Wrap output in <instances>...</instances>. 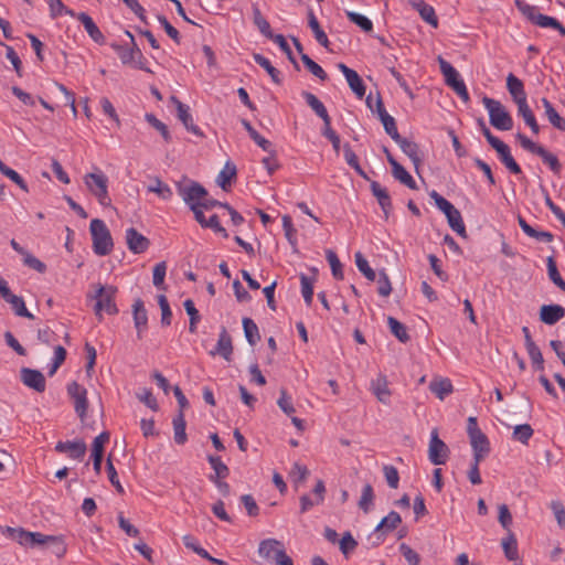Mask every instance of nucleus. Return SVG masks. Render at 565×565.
<instances>
[{"label": "nucleus", "mask_w": 565, "mask_h": 565, "mask_svg": "<svg viewBox=\"0 0 565 565\" xmlns=\"http://www.w3.org/2000/svg\"><path fill=\"white\" fill-rule=\"evenodd\" d=\"M90 235L93 239V250L98 256H106L111 253L114 248V242L110 231L99 218L90 221L89 225Z\"/></svg>", "instance_id": "1"}, {"label": "nucleus", "mask_w": 565, "mask_h": 565, "mask_svg": "<svg viewBox=\"0 0 565 565\" xmlns=\"http://www.w3.org/2000/svg\"><path fill=\"white\" fill-rule=\"evenodd\" d=\"M95 288V294L92 298L96 300L94 312L97 319L99 321L103 320V312L111 316L116 315L118 312V308L115 303L117 288L111 285L103 286L100 284L96 285Z\"/></svg>", "instance_id": "2"}, {"label": "nucleus", "mask_w": 565, "mask_h": 565, "mask_svg": "<svg viewBox=\"0 0 565 565\" xmlns=\"http://www.w3.org/2000/svg\"><path fill=\"white\" fill-rule=\"evenodd\" d=\"M84 183L100 205L106 207L111 205V199L108 193V178L104 172L97 170L96 172L86 173L84 175Z\"/></svg>", "instance_id": "3"}, {"label": "nucleus", "mask_w": 565, "mask_h": 565, "mask_svg": "<svg viewBox=\"0 0 565 565\" xmlns=\"http://www.w3.org/2000/svg\"><path fill=\"white\" fill-rule=\"evenodd\" d=\"M126 35L130 39V46L119 44L111 45L117 52L121 63L125 65H134L136 68L152 73V71L146 66L145 56L136 44L134 35L129 31H126Z\"/></svg>", "instance_id": "4"}, {"label": "nucleus", "mask_w": 565, "mask_h": 565, "mask_svg": "<svg viewBox=\"0 0 565 565\" xmlns=\"http://www.w3.org/2000/svg\"><path fill=\"white\" fill-rule=\"evenodd\" d=\"M258 555L276 565H294L292 559L286 554L284 544L275 539H266L259 543Z\"/></svg>", "instance_id": "5"}, {"label": "nucleus", "mask_w": 565, "mask_h": 565, "mask_svg": "<svg viewBox=\"0 0 565 565\" xmlns=\"http://www.w3.org/2000/svg\"><path fill=\"white\" fill-rule=\"evenodd\" d=\"M482 103L489 113L490 124L499 130H510L513 119L504 106L495 99L484 96Z\"/></svg>", "instance_id": "6"}, {"label": "nucleus", "mask_w": 565, "mask_h": 565, "mask_svg": "<svg viewBox=\"0 0 565 565\" xmlns=\"http://www.w3.org/2000/svg\"><path fill=\"white\" fill-rule=\"evenodd\" d=\"M177 191L190 210H194L195 206H200L204 196H207L206 189L195 181L177 183Z\"/></svg>", "instance_id": "7"}, {"label": "nucleus", "mask_w": 565, "mask_h": 565, "mask_svg": "<svg viewBox=\"0 0 565 565\" xmlns=\"http://www.w3.org/2000/svg\"><path fill=\"white\" fill-rule=\"evenodd\" d=\"M6 533L19 544L26 547H34L38 545H45L49 543L51 535H44L40 532H28L21 527H7Z\"/></svg>", "instance_id": "8"}, {"label": "nucleus", "mask_w": 565, "mask_h": 565, "mask_svg": "<svg viewBox=\"0 0 565 565\" xmlns=\"http://www.w3.org/2000/svg\"><path fill=\"white\" fill-rule=\"evenodd\" d=\"M401 523V515L395 511H391L385 518L381 520L372 535L369 537V540H373L372 546L380 545L384 541V536L387 533L394 531Z\"/></svg>", "instance_id": "9"}, {"label": "nucleus", "mask_w": 565, "mask_h": 565, "mask_svg": "<svg viewBox=\"0 0 565 565\" xmlns=\"http://www.w3.org/2000/svg\"><path fill=\"white\" fill-rule=\"evenodd\" d=\"M448 446L439 438L437 428L430 433L428 458L433 465H444L449 457Z\"/></svg>", "instance_id": "10"}, {"label": "nucleus", "mask_w": 565, "mask_h": 565, "mask_svg": "<svg viewBox=\"0 0 565 565\" xmlns=\"http://www.w3.org/2000/svg\"><path fill=\"white\" fill-rule=\"evenodd\" d=\"M67 393L73 399L75 413L78 415L81 422L84 423L88 408L87 390L73 381L67 385Z\"/></svg>", "instance_id": "11"}, {"label": "nucleus", "mask_w": 565, "mask_h": 565, "mask_svg": "<svg viewBox=\"0 0 565 565\" xmlns=\"http://www.w3.org/2000/svg\"><path fill=\"white\" fill-rule=\"evenodd\" d=\"M20 379L25 386L38 393H43L45 391L46 381L39 370L22 367L20 371Z\"/></svg>", "instance_id": "12"}, {"label": "nucleus", "mask_w": 565, "mask_h": 565, "mask_svg": "<svg viewBox=\"0 0 565 565\" xmlns=\"http://www.w3.org/2000/svg\"><path fill=\"white\" fill-rule=\"evenodd\" d=\"M125 237L128 249L134 254L146 252L150 245V241L134 227L126 231Z\"/></svg>", "instance_id": "13"}, {"label": "nucleus", "mask_w": 565, "mask_h": 565, "mask_svg": "<svg viewBox=\"0 0 565 565\" xmlns=\"http://www.w3.org/2000/svg\"><path fill=\"white\" fill-rule=\"evenodd\" d=\"M370 387L380 403L384 405L390 404L392 391L388 387V380L386 375L379 374L371 381Z\"/></svg>", "instance_id": "14"}, {"label": "nucleus", "mask_w": 565, "mask_h": 565, "mask_svg": "<svg viewBox=\"0 0 565 565\" xmlns=\"http://www.w3.org/2000/svg\"><path fill=\"white\" fill-rule=\"evenodd\" d=\"M87 447L83 440L58 441L55 445V451L67 454L70 458L82 460L86 454Z\"/></svg>", "instance_id": "15"}, {"label": "nucleus", "mask_w": 565, "mask_h": 565, "mask_svg": "<svg viewBox=\"0 0 565 565\" xmlns=\"http://www.w3.org/2000/svg\"><path fill=\"white\" fill-rule=\"evenodd\" d=\"M339 71L344 75L350 88L359 97L362 98L365 95V86L360 75L352 68L348 67L343 63L338 64Z\"/></svg>", "instance_id": "16"}, {"label": "nucleus", "mask_w": 565, "mask_h": 565, "mask_svg": "<svg viewBox=\"0 0 565 565\" xmlns=\"http://www.w3.org/2000/svg\"><path fill=\"white\" fill-rule=\"evenodd\" d=\"M470 444L473 450V459L477 462H481L490 451V444L487 436L483 433H476L470 436Z\"/></svg>", "instance_id": "17"}, {"label": "nucleus", "mask_w": 565, "mask_h": 565, "mask_svg": "<svg viewBox=\"0 0 565 565\" xmlns=\"http://www.w3.org/2000/svg\"><path fill=\"white\" fill-rule=\"evenodd\" d=\"M132 316L137 337L141 339L143 331L147 329L148 315L143 301L140 298L136 299L132 303Z\"/></svg>", "instance_id": "18"}, {"label": "nucleus", "mask_w": 565, "mask_h": 565, "mask_svg": "<svg viewBox=\"0 0 565 565\" xmlns=\"http://www.w3.org/2000/svg\"><path fill=\"white\" fill-rule=\"evenodd\" d=\"M372 194L376 198L377 203L383 210L385 218L388 217L392 210V201L388 191L383 188L377 181L369 180Z\"/></svg>", "instance_id": "19"}, {"label": "nucleus", "mask_w": 565, "mask_h": 565, "mask_svg": "<svg viewBox=\"0 0 565 565\" xmlns=\"http://www.w3.org/2000/svg\"><path fill=\"white\" fill-rule=\"evenodd\" d=\"M565 317V308L561 305H543L540 308V320L553 326Z\"/></svg>", "instance_id": "20"}, {"label": "nucleus", "mask_w": 565, "mask_h": 565, "mask_svg": "<svg viewBox=\"0 0 565 565\" xmlns=\"http://www.w3.org/2000/svg\"><path fill=\"white\" fill-rule=\"evenodd\" d=\"M172 102L177 105L178 117L184 127L192 134L202 137L203 134L200 128L193 122L192 115L189 113V107L181 103L177 97H171Z\"/></svg>", "instance_id": "21"}, {"label": "nucleus", "mask_w": 565, "mask_h": 565, "mask_svg": "<svg viewBox=\"0 0 565 565\" xmlns=\"http://www.w3.org/2000/svg\"><path fill=\"white\" fill-rule=\"evenodd\" d=\"M408 3L419 13L420 18L425 22L433 28L438 26V18L431 6L427 4L424 0H408Z\"/></svg>", "instance_id": "22"}, {"label": "nucleus", "mask_w": 565, "mask_h": 565, "mask_svg": "<svg viewBox=\"0 0 565 565\" xmlns=\"http://www.w3.org/2000/svg\"><path fill=\"white\" fill-rule=\"evenodd\" d=\"M75 17L77 20L83 24L85 31L89 35V38L96 42L97 44H104L105 43V36L99 30V28L96 25L94 20L85 12H81L78 14L75 13Z\"/></svg>", "instance_id": "23"}, {"label": "nucleus", "mask_w": 565, "mask_h": 565, "mask_svg": "<svg viewBox=\"0 0 565 565\" xmlns=\"http://www.w3.org/2000/svg\"><path fill=\"white\" fill-rule=\"evenodd\" d=\"M211 355L218 354L226 361H231V356L233 353V344H232V338L228 334L227 330L223 327L220 337L217 340V344L213 351L210 352Z\"/></svg>", "instance_id": "24"}, {"label": "nucleus", "mask_w": 565, "mask_h": 565, "mask_svg": "<svg viewBox=\"0 0 565 565\" xmlns=\"http://www.w3.org/2000/svg\"><path fill=\"white\" fill-rule=\"evenodd\" d=\"M377 117L381 120L385 132L393 139H398L399 134L395 119L385 110L383 102H377Z\"/></svg>", "instance_id": "25"}, {"label": "nucleus", "mask_w": 565, "mask_h": 565, "mask_svg": "<svg viewBox=\"0 0 565 565\" xmlns=\"http://www.w3.org/2000/svg\"><path fill=\"white\" fill-rule=\"evenodd\" d=\"M394 141L399 146L402 151L412 160L414 166L418 168V166L422 162V159L419 157L418 145L413 140L403 138L402 136H399V138L395 139Z\"/></svg>", "instance_id": "26"}, {"label": "nucleus", "mask_w": 565, "mask_h": 565, "mask_svg": "<svg viewBox=\"0 0 565 565\" xmlns=\"http://www.w3.org/2000/svg\"><path fill=\"white\" fill-rule=\"evenodd\" d=\"M507 88L515 104L526 100V94L522 81L512 73L507 77Z\"/></svg>", "instance_id": "27"}, {"label": "nucleus", "mask_w": 565, "mask_h": 565, "mask_svg": "<svg viewBox=\"0 0 565 565\" xmlns=\"http://www.w3.org/2000/svg\"><path fill=\"white\" fill-rule=\"evenodd\" d=\"M301 95L305 98L308 106L316 113L318 117L322 119L323 122H327L328 120L331 119L327 111V108L315 94L305 90L302 92Z\"/></svg>", "instance_id": "28"}, {"label": "nucleus", "mask_w": 565, "mask_h": 565, "mask_svg": "<svg viewBox=\"0 0 565 565\" xmlns=\"http://www.w3.org/2000/svg\"><path fill=\"white\" fill-rule=\"evenodd\" d=\"M3 299L10 303L14 313L19 317H24L28 319H34V316L26 309L24 300L22 297L13 295L11 291L3 297Z\"/></svg>", "instance_id": "29"}, {"label": "nucleus", "mask_w": 565, "mask_h": 565, "mask_svg": "<svg viewBox=\"0 0 565 565\" xmlns=\"http://www.w3.org/2000/svg\"><path fill=\"white\" fill-rule=\"evenodd\" d=\"M308 25L312 30L317 42L320 45H322L323 47L328 49L329 39H328L326 32L321 29L319 21L317 20L312 10H309V12H308Z\"/></svg>", "instance_id": "30"}, {"label": "nucleus", "mask_w": 565, "mask_h": 565, "mask_svg": "<svg viewBox=\"0 0 565 565\" xmlns=\"http://www.w3.org/2000/svg\"><path fill=\"white\" fill-rule=\"evenodd\" d=\"M393 177L398 180L402 184L406 185L412 190H416L417 185L413 177L406 171V169L398 162H394L392 167Z\"/></svg>", "instance_id": "31"}, {"label": "nucleus", "mask_w": 565, "mask_h": 565, "mask_svg": "<svg viewBox=\"0 0 565 565\" xmlns=\"http://www.w3.org/2000/svg\"><path fill=\"white\" fill-rule=\"evenodd\" d=\"M173 433H174V441L175 444L178 445H184L188 440V436H186V433H185V419H184V414L183 413H179L174 418H173Z\"/></svg>", "instance_id": "32"}, {"label": "nucleus", "mask_w": 565, "mask_h": 565, "mask_svg": "<svg viewBox=\"0 0 565 565\" xmlns=\"http://www.w3.org/2000/svg\"><path fill=\"white\" fill-rule=\"evenodd\" d=\"M343 153H344V159H345V162L352 168L355 170V172L362 177L364 180H370L369 175L366 174V172L362 169V167L360 166V162H359V159H358V156L355 154V152L352 150V148L350 147L349 143H345L343 146Z\"/></svg>", "instance_id": "33"}, {"label": "nucleus", "mask_w": 565, "mask_h": 565, "mask_svg": "<svg viewBox=\"0 0 565 565\" xmlns=\"http://www.w3.org/2000/svg\"><path fill=\"white\" fill-rule=\"evenodd\" d=\"M253 58L259 66H262L268 73V75L270 76L275 84L281 83L280 72L271 65L268 58H266L259 53H254Z\"/></svg>", "instance_id": "34"}, {"label": "nucleus", "mask_w": 565, "mask_h": 565, "mask_svg": "<svg viewBox=\"0 0 565 565\" xmlns=\"http://www.w3.org/2000/svg\"><path fill=\"white\" fill-rule=\"evenodd\" d=\"M429 390L439 398L444 399L445 396L452 393V384L448 379L435 380L429 384Z\"/></svg>", "instance_id": "35"}, {"label": "nucleus", "mask_w": 565, "mask_h": 565, "mask_svg": "<svg viewBox=\"0 0 565 565\" xmlns=\"http://www.w3.org/2000/svg\"><path fill=\"white\" fill-rule=\"evenodd\" d=\"M445 216L447 217L448 224L452 231L462 237L467 236L466 226L458 209H455Z\"/></svg>", "instance_id": "36"}, {"label": "nucleus", "mask_w": 565, "mask_h": 565, "mask_svg": "<svg viewBox=\"0 0 565 565\" xmlns=\"http://www.w3.org/2000/svg\"><path fill=\"white\" fill-rule=\"evenodd\" d=\"M236 177V167L234 163L226 162L225 167L221 170L217 175V184L223 189L227 190L231 181Z\"/></svg>", "instance_id": "37"}, {"label": "nucleus", "mask_w": 565, "mask_h": 565, "mask_svg": "<svg viewBox=\"0 0 565 565\" xmlns=\"http://www.w3.org/2000/svg\"><path fill=\"white\" fill-rule=\"evenodd\" d=\"M387 324L391 332L403 343L409 341L411 337L406 330V327L394 317L387 318Z\"/></svg>", "instance_id": "38"}, {"label": "nucleus", "mask_w": 565, "mask_h": 565, "mask_svg": "<svg viewBox=\"0 0 565 565\" xmlns=\"http://www.w3.org/2000/svg\"><path fill=\"white\" fill-rule=\"evenodd\" d=\"M253 21L264 36L268 39L273 36L269 22L263 17L260 10L256 6L253 7Z\"/></svg>", "instance_id": "39"}, {"label": "nucleus", "mask_w": 565, "mask_h": 565, "mask_svg": "<svg viewBox=\"0 0 565 565\" xmlns=\"http://www.w3.org/2000/svg\"><path fill=\"white\" fill-rule=\"evenodd\" d=\"M243 329L247 342L250 345H255L260 339L257 324L250 318H244Z\"/></svg>", "instance_id": "40"}, {"label": "nucleus", "mask_w": 565, "mask_h": 565, "mask_svg": "<svg viewBox=\"0 0 565 565\" xmlns=\"http://www.w3.org/2000/svg\"><path fill=\"white\" fill-rule=\"evenodd\" d=\"M535 25L540 28H552L557 30L562 35L565 36V28L563 24L555 18L545 15V14H539L536 17Z\"/></svg>", "instance_id": "41"}, {"label": "nucleus", "mask_w": 565, "mask_h": 565, "mask_svg": "<svg viewBox=\"0 0 565 565\" xmlns=\"http://www.w3.org/2000/svg\"><path fill=\"white\" fill-rule=\"evenodd\" d=\"M438 63L443 75L445 76V82L447 85L450 83L457 82L460 79L459 73L457 70L447 61H445L441 56L438 57Z\"/></svg>", "instance_id": "42"}, {"label": "nucleus", "mask_w": 565, "mask_h": 565, "mask_svg": "<svg viewBox=\"0 0 565 565\" xmlns=\"http://www.w3.org/2000/svg\"><path fill=\"white\" fill-rule=\"evenodd\" d=\"M148 191L158 194L163 200H170L172 198V190L159 178H154L153 182L148 186Z\"/></svg>", "instance_id": "43"}, {"label": "nucleus", "mask_w": 565, "mask_h": 565, "mask_svg": "<svg viewBox=\"0 0 565 565\" xmlns=\"http://www.w3.org/2000/svg\"><path fill=\"white\" fill-rule=\"evenodd\" d=\"M504 555L509 561H516L519 558L518 543L512 533L502 541Z\"/></svg>", "instance_id": "44"}, {"label": "nucleus", "mask_w": 565, "mask_h": 565, "mask_svg": "<svg viewBox=\"0 0 565 565\" xmlns=\"http://www.w3.org/2000/svg\"><path fill=\"white\" fill-rule=\"evenodd\" d=\"M301 61L308 68V71L316 77H318L321 81L328 79V74L324 72V70L319 64H317L311 57H309V55L301 54Z\"/></svg>", "instance_id": "45"}, {"label": "nucleus", "mask_w": 565, "mask_h": 565, "mask_svg": "<svg viewBox=\"0 0 565 565\" xmlns=\"http://www.w3.org/2000/svg\"><path fill=\"white\" fill-rule=\"evenodd\" d=\"M547 274L548 278L565 292V281L561 277L556 263L552 256L547 257Z\"/></svg>", "instance_id": "46"}, {"label": "nucleus", "mask_w": 565, "mask_h": 565, "mask_svg": "<svg viewBox=\"0 0 565 565\" xmlns=\"http://www.w3.org/2000/svg\"><path fill=\"white\" fill-rule=\"evenodd\" d=\"M374 500V492L373 488L370 483H366L362 489V494L359 500V508L364 512L367 513L371 509V505Z\"/></svg>", "instance_id": "47"}, {"label": "nucleus", "mask_w": 565, "mask_h": 565, "mask_svg": "<svg viewBox=\"0 0 565 565\" xmlns=\"http://www.w3.org/2000/svg\"><path fill=\"white\" fill-rule=\"evenodd\" d=\"M147 122L160 132L166 142L171 141V135L166 124L159 120L153 114H146Z\"/></svg>", "instance_id": "48"}, {"label": "nucleus", "mask_w": 565, "mask_h": 565, "mask_svg": "<svg viewBox=\"0 0 565 565\" xmlns=\"http://www.w3.org/2000/svg\"><path fill=\"white\" fill-rule=\"evenodd\" d=\"M347 17L364 32H371L373 30V23L367 17L353 11H348Z\"/></svg>", "instance_id": "49"}, {"label": "nucleus", "mask_w": 565, "mask_h": 565, "mask_svg": "<svg viewBox=\"0 0 565 565\" xmlns=\"http://www.w3.org/2000/svg\"><path fill=\"white\" fill-rule=\"evenodd\" d=\"M301 294L307 306H311L313 298V279L309 278L305 274L300 275Z\"/></svg>", "instance_id": "50"}, {"label": "nucleus", "mask_w": 565, "mask_h": 565, "mask_svg": "<svg viewBox=\"0 0 565 565\" xmlns=\"http://www.w3.org/2000/svg\"><path fill=\"white\" fill-rule=\"evenodd\" d=\"M207 460L215 472L214 479H224L228 476V468L220 457L209 456Z\"/></svg>", "instance_id": "51"}, {"label": "nucleus", "mask_w": 565, "mask_h": 565, "mask_svg": "<svg viewBox=\"0 0 565 565\" xmlns=\"http://www.w3.org/2000/svg\"><path fill=\"white\" fill-rule=\"evenodd\" d=\"M541 157L544 163H546L551 170L558 174L562 170V164L559 163L557 157L553 154L552 152L547 151L544 147L537 154Z\"/></svg>", "instance_id": "52"}, {"label": "nucleus", "mask_w": 565, "mask_h": 565, "mask_svg": "<svg viewBox=\"0 0 565 565\" xmlns=\"http://www.w3.org/2000/svg\"><path fill=\"white\" fill-rule=\"evenodd\" d=\"M515 7L519 9V11L533 24L536 22V17L540 14L536 11V8L534 6H531L526 3L523 0H515L514 1Z\"/></svg>", "instance_id": "53"}, {"label": "nucleus", "mask_w": 565, "mask_h": 565, "mask_svg": "<svg viewBox=\"0 0 565 565\" xmlns=\"http://www.w3.org/2000/svg\"><path fill=\"white\" fill-rule=\"evenodd\" d=\"M525 349H526L527 354L533 363V366L536 370L542 371L544 369V359H543L540 348L535 343H533V344L525 347Z\"/></svg>", "instance_id": "54"}, {"label": "nucleus", "mask_w": 565, "mask_h": 565, "mask_svg": "<svg viewBox=\"0 0 565 565\" xmlns=\"http://www.w3.org/2000/svg\"><path fill=\"white\" fill-rule=\"evenodd\" d=\"M355 264L359 270L365 276L366 279L371 281L375 279V271L370 267L369 262L363 257V255L360 252L355 253Z\"/></svg>", "instance_id": "55"}, {"label": "nucleus", "mask_w": 565, "mask_h": 565, "mask_svg": "<svg viewBox=\"0 0 565 565\" xmlns=\"http://www.w3.org/2000/svg\"><path fill=\"white\" fill-rule=\"evenodd\" d=\"M533 436V429L529 424H522L514 427L513 438L526 445Z\"/></svg>", "instance_id": "56"}, {"label": "nucleus", "mask_w": 565, "mask_h": 565, "mask_svg": "<svg viewBox=\"0 0 565 565\" xmlns=\"http://www.w3.org/2000/svg\"><path fill=\"white\" fill-rule=\"evenodd\" d=\"M326 257L330 264L332 275L335 279H343V271H342V265L337 256V254L328 249L326 252Z\"/></svg>", "instance_id": "57"}, {"label": "nucleus", "mask_w": 565, "mask_h": 565, "mask_svg": "<svg viewBox=\"0 0 565 565\" xmlns=\"http://www.w3.org/2000/svg\"><path fill=\"white\" fill-rule=\"evenodd\" d=\"M277 405L287 416H291L296 412L292 399L285 388L280 390V396L277 401Z\"/></svg>", "instance_id": "58"}, {"label": "nucleus", "mask_w": 565, "mask_h": 565, "mask_svg": "<svg viewBox=\"0 0 565 565\" xmlns=\"http://www.w3.org/2000/svg\"><path fill=\"white\" fill-rule=\"evenodd\" d=\"M50 7V14L52 18H56L62 13H65L71 17H75V12L71 9H67L62 0H46Z\"/></svg>", "instance_id": "59"}, {"label": "nucleus", "mask_w": 565, "mask_h": 565, "mask_svg": "<svg viewBox=\"0 0 565 565\" xmlns=\"http://www.w3.org/2000/svg\"><path fill=\"white\" fill-rule=\"evenodd\" d=\"M166 273H167L166 262H160V263L156 264V266L153 267V273H152V282L157 288H162L163 282H164Z\"/></svg>", "instance_id": "60"}, {"label": "nucleus", "mask_w": 565, "mask_h": 565, "mask_svg": "<svg viewBox=\"0 0 565 565\" xmlns=\"http://www.w3.org/2000/svg\"><path fill=\"white\" fill-rule=\"evenodd\" d=\"M430 198L434 200L436 206L445 214H449V212L454 211L456 207L444 196L437 193L435 190L430 192Z\"/></svg>", "instance_id": "61"}, {"label": "nucleus", "mask_w": 565, "mask_h": 565, "mask_svg": "<svg viewBox=\"0 0 565 565\" xmlns=\"http://www.w3.org/2000/svg\"><path fill=\"white\" fill-rule=\"evenodd\" d=\"M430 198L434 200L436 206L445 214H449V212L454 211L456 207L444 196L437 193L435 190L430 192Z\"/></svg>", "instance_id": "62"}, {"label": "nucleus", "mask_w": 565, "mask_h": 565, "mask_svg": "<svg viewBox=\"0 0 565 565\" xmlns=\"http://www.w3.org/2000/svg\"><path fill=\"white\" fill-rule=\"evenodd\" d=\"M430 198L434 200L436 206L445 214H449V212L454 211L456 207L444 196L437 193L435 190L430 192Z\"/></svg>", "instance_id": "63"}, {"label": "nucleus", "mask_w": 565, "mask_h": 565, "mask_svg": "<svg viewBox=\"0 0 565 565\" xmlns=\"http://www.w3.org/2000/svg\"><path fill=\"white\" fill-rule=\"evenodd\" d=\"M399 551L409 565H420V556L405 543L399 545Z\"/></svg>", "instance_id": "64"}]
</instances>
